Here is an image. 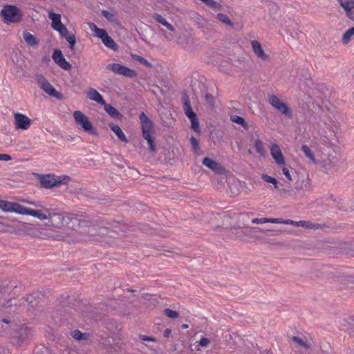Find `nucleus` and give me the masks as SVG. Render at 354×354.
<instances>
[{
    "label": "nucleus",
    "instance_id": "1",
    "mask_svg": "<svg viewBox=\"0 0 354 354\" xmlns=\"http://www.w3.org/2000/svg\"><path fill=\"white\" fill-rule=\"evenodd\" d=\"M80 228L83 227L97 226L104 228H114L113 232L117 234L120 232L124 234L127 232L128 227L124 223L113 221L108 222L104 218L91 214H80Z\"/></svg>",
    "mask_w": 354,
    "mask_h": 354
},
{
    "label": "nucleus",
    "instance_id": "2",
    "mask_svg": "<svg viewBox=\"0 0 354 354\" xmlns=\"http://www.w3.org/2000/svg\"><path fill=\"white\" fill-rule=\"evenodd\" d=\"M0 297H2L3 301L6 304L5 308H13L11 304V299L8 298L10 293L13 296L17 295L24 290V285L17 281H10L9 282L3 281L1 283Z\"/></svg>",
    "mask_w": 354,
    "mask_h": 354
},
{
    "label": "nucleus",
    "instance_id": "3",
    "mask_svg": "<svg viewBox=\"0 0 354 354\" xmlns=\"http://www.w3.org/2000/svg\"><path fill=\"white\" fill-rule=\"evenodd\" d=\"M139 119L142 127V137L147 141L149 151L154 153L156 151V145L155 138L151 135L153 131V122L144 112L140 113Z\"/></svg>",
    "mask_w": 354,
    "mask_h": 354
},
{
    "label": "nucleus",
    "instance_id": "4",
    "mask_svg": "<svg viewBox=\"0 0 354 354\" xmlns=\"http://www.w3.org/2000/svg\"><path fill=\"white\" fill-rule=\"evenodd\" d=\"M0 16L6 24H15L21 21L23 14L21 10L15 5H4L0 11Z\"/></svg>",
    "mask_w": 354,
    "mask_h": 354
},
{
    "label": "nucleus",
    "instance_id": "5",
    "mask_svg": "<svg viewBox=\"0 0 354 354\" xmlns=\"http://www.w3.org/2000/svg\"><path fill=\"white\" fill-rule=\"evenodd\" d=\"M12 327V328L10 335L14 345L19 346L21 343L32 335V328L26 324H17L13 323Z\"/></svg>",
    "mask_w": 354,
    "mask_h": 354
},
{
    "label": "nucleus",
    "instance_id": "6",
    "mask_svg": "<svg viewBox=\"0 0 354 354\" xmlns=\"http://www.w3.org/2000/svg\"><path fill=\"white\" fill-rule=\"evenodd\" d=\"M181 101L185 115L189 119L191 127L195 132H200L199 121L197 115L194 112L189 97L186 92L182 94Z\"/></svg>",
    "mask_w": 354,
    "mask_h": 354
},
{
    "label": "nucleus",
    "instance_id": "7",
    "mask_svg": "<svg viewBox=\"0 0 354 354\" xmlns=\"http://www.w3.org/2000/svg\"><path fill=\"white\" fill-rule=\"evenodd\" d=\"M93 338V340H91V342H97L98 347L108 353H115L122 351V343L113 337L101 336L99 339H95L94 337Z\"/></svg>",
    "mask_w": 354,
    "mask_h": 354
},
{
    "label": "nucleus",
    "instance_id": "8",
    "mask_svg": "<svg viewBox=\"0 0 354 354\" xmlns=\"http://www.w3.org/2000/svg\"><path fill=\"white\" fill-rule=\"evenodd\" d=\"M70 180L68 176H56L52 174L41 176L40 178V184L41 187L46 189H51L58 187L61 185H66Z\"/></svg>",
    "mask_w": 354,
    "mask_h": 354
},
{
    "label": "nucleus",
    "instance_id": "9",
    "mask_svg": "<svg viewBox=\"0 0 354 354\" xmlns=\"http://www.w3.org/2000/svg\"><path fill=\"white\" fill-rule=\"evenodd\" d=\"M73 117L77 124L88 133L93 136H97L98 133L96 129L93 127L88 118L86 116L82 111H75L73 113Z\"/></svg>",
    "mask_w": 354,
    "mask_h": 354
},
{
    "label": "nucleus",
    "instance_id": "10",
    "mask_svg": "<svg viewBox=\"0 0 354 354\" xmlns=\"http://www.w3.org/2000/svg\"><path fill=\"white\" fill-rule=\"evenodd\" d=\"M268 102L271 106H272L275 109H277L287 118L290 119L292 118V111L291 108L289 107L288 104L283 102L276 95H270L269 97Z\"/></svg>",
    "mask_w": 354,
    "mask_h": 354
},
{
    "label": "nucleus",
    "instance_id": "11",
    "mask_svg": "<svg viewBox=\"0 0 354 354\" xmlns=\"http://www.w3.org/2000/svg\"><path fill=\"white\" fill-rule=\"evenodd\" d=\"M37 80L40 88L50 96L54 97L58 100L62 99V93L57 91L43 75H38Z\"/></svg>",
    "mask_w": 354,
    "mask_h": 354
},
{
    "label": "nucleus",
    "instance_id": "12",
    "mask_svg": "<svg viewBox=\"0 0 354 354\" xmlns=\"http://www.w3.org/2000/svg\"><path fill=\"white\" fill-rule=\"evenodd\" d=\"M203 165L220 175H226L227 170L219 162L209 157L203 159Z\"/></svg>",
    "mask_w": 354,
    "mask_h": 354
},
{
    "label": "nucleus",
    "instance_id": "13",
    "mask_svg": "<svg viewBox=\"0 0 354 354\" xmlns=\"http://www.w3.org/2000/svg\"><path fill=\"white\" fill-rule=\"evenodd\" d=\"M52 58L54 62L62 69L70 71L72 68L71 64L68 61H66L60 49L57 48L54 50L52 55Z\"/></svg>",
    "mask_w": 354,
    "mask_h": 354
},
{
    "label": "nucleus",
    "instance_id": "14",
    "mask_svg": "<svg viewBox=\"0 0 354 354\" xmlns=\"http://www.w3.org/2000/svg\"><path fill=\"white\" fill-rule=\"evenodd\" d=\"M19 214L21 215H29L33 217L37 218L39 220H46L48 218V214L46 215L41 210L32 209L23 205H20Z\"/></svg>",
    "mask_w": 354,
    "mask_h": 354
},
{
    "label": "nucleus",
    "instance_id": "15",
    "mask_svg": "<svg viewBox=\"0 0 354 354\" xmlns=\"http://www.w3.org/2000/svg\"><path fill=\"white\" fill-rule=\"evenodd\" d=\"M66 213H48V223L51 225L59 227L61 226H66L65 218Z\"/></svg>",
    "mask_w": 354,
    "mask_h": 354
},
{
    "label": "nucleus",
    "instance_id": "16",
    "mask_svg": "<svg viewBox=\"0 0 354 354\" xmlns=\"http://www.w3.org/2000/svg\"><path fill=\"white\" fill-rule=\"evenodd\" d=\"M15 122L16 129H17L26 130L31 124V120L26 115L19 113L15 114Z\"/></svg>",
    "mask_w": 354,
    "mask_h": 354
},
{
    "label": "nucleus",
    "instance_id": "17",
    "mask_svg": "<svg viewBox=\"0 0 354 354\" xmlns=\"http://www.w3.org/2000/svg\"><path fill=\"white\" fill-rule=\"evenodd\" d=\"M337 1L344 10L346 16L354 21V0H337Z\"/></svg>",
    "mask_w": 354,
    "mask_h": 354
},
{
    "label": "nucleus",
    "instance_id": "18",
    "mask_svg": "<svg viewBox=\"0 0 354 354\" xmlns=\"http://www.w3.org/2000/svg\"><path fill=\"white\" fill-rule=\"evenodd\" d=\"M65 225L69 229L77 230L80 228L79 214L66 213Z\"/></svg>",
    "mask_w": 354,
    "mask_h": 354
},
{
    "label": "nucleus",
    "instance_id": "19",
    "mask_svg": "<svg viewBox=\"0 0 354 354\" xmlns=\"http://www.w3.org/2000/svg\"><path fill=\"white\" fill-rule=\"evenodd\" d=\"M20 204L16 202H9L0 200V209L3 212H15L19 214Z\"/></svg>",
    "mask_w": 354,
    "mask_h": 354
},
{
    "label": "nucleus",
    "instance_id": "20",
    "mask_svg": "<svg viewBox=\"0 0 354 354\" xmlns=\"http://www.w3.org/2000/svg\"><path fill=\"white\" fill-rule=\"evenodd\" d=\"M270 153L274 161L279 165L285 164V158L279 146L277 144L272 145L270 149Z\"/></svg>",
    "mask_w": 354,
    "mask_h": 354
},
{
    "label": "nucleus",
    "instance_id": "21",
    "mask_svg": "<svg viewBox=\"0 0 354 354\" xmlns=\"http://www.w3.org/2000/svg\"><path fill=\"white\" fill-rule=\"evenodd\" d=\"M251 46L254 53L259 58H261L263 60L268 59V55L265 53L264 50L262 48L261 44L258 41H252Z\"/></svg>",
    "mask_w": 354,
    "mask_h": 354
},
{
    "label": "nucleus",
    "instance_id": "22",
    "mask_svg": "<svg viewBox=\"0 0 354 354\" xmlns=\"http://www.w3.org/2000/svg\"><path fill=\"white\" fill-rule=\"evenodd\" d=\"M252 233V228L247 227L245 229L239 228L236 232V237L242 241H248Z\"/></svg>",
    "mask_w": 354,
    "mask_h": 354
},
{
    "label": "nucleus",
    "instance_id": "23",
    "mask_svg": "<svg viewBox=\"0 0 354 354\" xmlns=\"http://www.w3.org/2000/svg\"><path fill=\"white\" fill-rule=\"evenodd\" d=\"M88 97L101 105L105 104L106 101L104 100L103 96L93 88H91L89 89L88 92Z\"/></svg>",
    "mask_w": 354,
    "mask_h": 354
},
{
    "label": "nucleus",
    "instance_id": "24",
    "mask_svg": "<svg viewBox=\"0 0 354 354\" xmlns=\"http://www.w3.org/2000/svg\"><path fill=\"white\" fill-rule=\"evenodd\" d=\"M105 111L113 119L121 120L123 118L122 114L110 104L105 102L104 104Z\"/></svg>",
    "mask_w": 354,
    "mask_h": 354
},
{
    "label": "nucleus",
    "instance_id": "25",
    "mask_svg": "<svg viewBox=\"0 0 354 354\" xmlns=\"http://www.w3.org/2000/svg\"><path fill=\"white\" fill-rule=\"evenodd\" d=\"M109 128L115 133V135L118 136V138L122 142H127L128 140L120 127L119 125L114 124V123H110L109 124Z\"/></svg>",
    "mask_w": 354,
    "mask_h": 354
},
{
    "label": "nucleus",
    "instance_id": "26",
    "mask_svg": "<svg viewBox=\"0 0 354 354\" xmlns=\"http://www.w3.org/2000/svg\"><path fill=\"white\" fill-rule=\"evenodd\" d=\"M23 36L25 41L31 46H37L39 44V39H37L35 36H34L32 34L30 33L29 32L25 30L23 32Z\"/></svg>",
    "mask_w": 354,
    "mask_h": 354
},
{
    "label": "nucleus",
    "instance_id": "27",
    "mask_svg": "<svg viewBox=\"0 0 354 354\" xmlns=\"http://www.w3.org/2000/svg\"><path fill=\"white\" fill-rule=\"evenodd\" d=\"M153 19H155L157 22L160 23L162 26H165L170 31H174V26L169 24L161 15L158 13H153L152 16Z\"/></svg>",
    "mask_w": 354,
    "mask_h": 354
},
{
    "label": "nucleus",
    "instance_id": "28",
    "mask_svg": "<svg viewBox=\"0 0 354 354\" xmlns=\"http://www.w3.org/2000/svg\"><path fill=\"white\" fill-rule=\"evenodd\" d=\"M24 301L28 303V310L35 309L39 304L38 297H35L32 295H28L24 298Z\"/></svg>",
    "mask_w": 354,
    "mask_h": 354
},
{
    "label": "nucleus",
    "instance_id": "29",
    "mask_svg": "<svg viewBox=\"0 0 354 354\" xmlns=\"http://www.w3.org/2000/svg\"><path fill=\"white\" fill-rule=\"evenodd\" d=\"M51 27L55 30L59 32L61 36H64V33H68L67 28L62 23L61 21L57 22H51Z\"/></svg>",
    "mask_w": 354,
    "mask_h": 354
},
{
    "label": "nucleus",
    "instance_id": "30",
    "mask_svg": "<svg viewBox=\"0 0 354 354\" xmlns=\"http://www.w3.org/2000/svg\"><path fill=\"white\" fill-rule=\"evenodd\" d=\"M51 27L55 30L59 32L61 36H64V33H68L67 28L62 23L61 21L57 22H51Z\"/></svg>",
    "mask_w": 354,
    "mask_h": 354
},
{
    "label": "nucleus",
    "instance_id": "31",
    "mask_svg": "<svg viewBox=\"0 0 354 354\" xmlns=\"http://www.w3.org/2000/svg\"><path fill=\"white\" fill-rule=\"evenodd\" d=\"M102 43L104 44V45L106 47H107L114 51H118L119 49V46H118V44L115 42V41L109 35L106 36L104 39V40L102 41Z\"/></svg>",
    "mask_w": 354,
    "mask_h": 354
},
{
    "label": "nucleus",
    "instance_id": "32",
    "mask_svg": "<svg viewBox=\"0 0 354 354\" xmlns=\"http://www.w3.org/2000/svg\"><path fill=\"white\" fill-rule=\"evenodd\" d=\"M14 321L10 318H3L0 319V333L6 332L9 328L12 327Z\"/></svg>",
    "mask_w": 354,
    "mask_h": 354
},
{
    "label": "nucleus",
    "instance_id": "33",
    "mask_svg": "<svg viewBox=\"0 0 354 354\" xmlns=\"http://www.w3.org/2000/svg\"><path fill=\"white\" fill-rule=\"evenodd\" d=\"M71 336L77 340H88L90 335L87 333H82L78 329H75L71 332Z\"/></svg>",
    "mask_w": 354,
    "mask_h": 354
},
{
    "label": "nucleus",
    "instance_id": "34",
    "mask_svg": "<svg viewBox=\"0 0 354 354\" xmlns=\"http://www.w3.org/2000/svg\"><path fill=\"white\" fill-rule=\"evenodd\" d=\"M230 120L232 122L241 125L245 129H248V124L243 118L236 115H232Z\"/></svg>",
    "mask_w": 354,
    "mask_h": 354
},
{
    "label": "nucleus",
    "instance_id": "35",
    "mask_svg": "<svg viewBox=\"0 0 354 354\" xmlns=\"http://www.w3.org/2000/svg\"><path fill=\"white\" fill-rule=\"evenodd\" d=\"M301 150L304 152L305 156L308 157L313 163H317L315 155L308 145H303L301 147Z\"/></svg>",
    "mask_w": 354,
    "mask_h": 354
},
{
    "label": "nucleus",
    "instance_id": "36",
    "mask_svg": "<svg viewBox=\"0 0 354 354\" xmlns=\"http://www.w3.org/2000/svg\"><path fill=\"white\" fill-rule=\"evenodd\" d=\"M120 75H122L127 77H135L137 75V73L133 69H131L126 66L123 65L121 73Z\"/></svg>",
    "mask_w": 354,
    "mask_h": 354
},
{
    "label": "nucleus",
    "instance_id": "37",
    "mask_svg": "<svg viewBox=\"0 0 354 354\" xmlns=\"http://www.w3.org/2000/svg\"><path fill=\"white\" fill-rule=\"evenodd\" d=\"M354 35V26L348 29L343 35L342 41L344 44H347Z\"/></svg>",
    "mask_w": 354,
    "mask_h": 354
},
{
    "label": "nucleus",
    "instance_id": "38",
    "mask_svg": "<svg viewBox=\"0 0 354 354\" xmlns=\"http://www.w3.org/2000/svg\"><path fill=\"white\" fill-rule=\"evenodd\" d=\"M64 36H62V37H64L66 39V40L68 42L69 48L73 50L75 48V44H76L75 35L73 33L69 34L68 32L64 33Z\"/></svg>",
    "mask_w": 354,
    "mask_h": 354
},
{
    "label": "nucleus",
    "instance_id": "39",
    "mask_svg": "<svg viewBox=\"0 0 354 354\" xmlns=\"http://www.w3.org/2000/svg\"><path fill=\"white\" fill-rule=\"evenodd\" d=\"M123 67V65H121L118 63H111L109 64L106 66V69L113 71V73L116 74H120L122 68Z\"/></svg>",
    "mask_w": 354,
    "mask_h": 354
},
{
    "label": "nucleus",
    "instance_id": "40",
    "mask_svg": "<svg viewBox=\"0 0 354 354\" xmlns=\"http://www.w3.org/2000/svg\"><path fill=\"white\" fill-rule=\"evenodd\" d=\"M216 17L220 21L224 23L226 25H228L231 27H232L234 26V24L232 23V21L230 20V19L228 17V16L226 15L225 14L218 13V14H217Z\"/></svg>",
    "mask_w": 354,
    "mask_h": 354
},
{
    "label": "nucleus",
    "instance_id": "41",
    "mask_svg": "<svg viewBox=\"0 0 354 354\" xmlns=\"http://www.w3.org/2000/svg\"><path fill=\"white\" fill-rule=\"evenodd\" d=\"M207 6L216 10H222L223 6L221 3L215 1L214 0H206L204 3Z\"/></svg>",
    "mask_w": 354,
    "mask_h": 354
},
{
    "label": "nucleus",
    "instance_id": "42",
    "mask_svg": "<svg viewBox=\"0 0 354 354\" xmlns=\"http://www.w3.org/2000/svg\"><path fill=\"white\" fill-rule=\"evenodd\" d=\"M261 178L265 182L272 184L275 189H278V180L275 178L267 174H263Z\"/></svg>",
    "mask_w": 354,
    "mask_h": 354
},
{
    "label": "nucleus",
    "instance_id": "43",
    "mask_svg": "<svg viewBox=\"0 0 354 354\" xmlns=\"http://www.w3.org/2000/svg\"><path fill=\"white\" fill-rule=\"evenodd\" d=\"M321 354H333L332 348L329 343L324 342L320 344Z\"/></svg>",
    "mask_w": 354,
    "mask_h": 354
},
{
    "label": "nucleus",
    "instance_id": "44",
    "mask_svg": "<svg viewBox=\"0 0 354 354\" xmlns=\"http://www.w3.org/2000/svg\"><path fill=\"white\" fill-rule=\"evenodd\" d=\"M52 351L44 345L37 346L34 350L35 354H49Z\"/></svg>",
    "mask_w": 354,
    "mask_h": 354
},
{
    "label": "nucleus",
    "instance_id": "45",
    "mask_svg": "<svg viewBox=\"0 0 354 354\" xmlns=\"http://www.w3.org/2000/svg\"><path fill=\"white\" fill-rule=\"evenodd\" d=\"M164 315H165L167 317L172 319H176L179 317L178 312L173 310L170 308H165L164 310Z\"/></svg>",
    "mask_w": 354,
    "mask_h": 354
},
{
    "label": "nucleus",
    "instance_id": "46",
    "mask_svg": "<svg viewBox=\"0 0 354 354\" xmlns=\"http://www.w3.org/2000/svg\"><path fill=\"white\" fill-rule=\"evenodd\" d=\"M254 148L259 154L263 155L265 153L263 142L260 139H257L254 142Z\"/></svg>",
    "mask_w": 354,
    "mask_h": 354
},
{
    "label": "nucleus",
    "instance_id": "47",
    "mask_svg": "<svg viewBox=\"0 0 354 354\" xmlns=\"http://www.w3.org/2000/svg\"><path fill=\"white\" fill-rule=\"evenodd\" d=\"M190 142L192 145V149L196 153H198V151L201 150L199 143L198 140L194 137L192 136L190 138Z\"/></svg>",
    "mask_w": 354,
    "mask_h": 354
},
{
    "label": "nucleus",
    "instance_id": "48",
    "mask_svg": "<svg viewBox=\"0 0 354 354\" xmlns=\"http://www.w3.org/2000/svg\"><path fill=\"white\" fill-rule=\"evenodd\" d=\"M292 339L293 342H295L298 343L302 347H304L306 348H310V345L309 344H308L307 342H304L301 338H300L299 337L293 336L292 337Z\"/></svg>",
    "mask_w": 354,
    "mask_h": 354
},
{
    "label": "nucleus",
    "instance_id": "49",
    "mask_svg": "<svg viewBox=\"0 0 354 354\" xmlns=\"http://www.w3.org/2000/svg\"><path fill=\"white\" fill-rule=\"evenodd\" d=\"M135 59H136V60H137L140 64L145 66L146 67H148V68L152 67V64L149 62H148L145 58H144L143 57H142L140 55H136L135 57Z\"/></svg>",
    "mask_w": 354,
    "mask_h": 354
},
{
    "label": "nucleus",
    "instance_id": "50",
    "mask_svg": "<svg viewBox=\"0 0 354 354\" xmlns=\"http://www.w3.org/2000/svg\"><path fill=\"white\" fill-rule=\"evenodd\" d=\"M48 18L52 20V22H57L61 21L62 17L60 14L50 11L48 12Z\"/></svg>",
    "mask_w": 354,
    "mask_h": 354
},
{
    "label": "nucleus",
    "instance_id": "51",
    "mask_svg": "<svg viewBox=\"0 0 354 354\" xmlns=\"http://www.w3.org/2000/svg\"><path fill=\"white\" fill-rule=\"evenodd\" d=\"M205 100L206 103L208 104L209 106H214L215 99L212 94H210L209 93H205Z\"/></svg>",
    "mask_w": 354,
    "mask_h": 354
},
{
    "label": "nucleus",
    "instance_id": "52",
    "mask_svg": "<svg viewBox=\"0 0 354 354\" xmlns=\"http://www.w3.org/2000/svg\"><path fill=\"white\" fill-rule=\"evenodd\" d=\"M95 35L100 38L102 41L104 40V39L109 35L108 32L105 29L100 28L95 33Z\"/></svg>",
    "mask_w": 354,
    "mask_h": 354
},
{
    "label": "nucleus",
    "instance_id": "53",
    "mask_svg": "<svg viewBox=\"0 0 354 354\" xmlns=\"http://www.w3.org/2000/svg\"><path fill=\"white\" fill-rule=\"evenodd\" d=\"M102 16L106 18L109 21H113L114 15L113 14L111 13L109 10H103L102 11Z\"/></svg>",
    "mask_w": 354,
    "mask_h": 354
},
{
    "label": "nucleus",
    "instance_id": "54",
    "mask_svg": "<svg viewBox=\"0 0 354 354\" xmlns=\"http://www.w3.org/2000/svg\"><path fill=\"white\" fill-rule=\"evenodd\" d=\"M282 222H283V218H266V223H281Z\"/></svg>",
    "mask_w": 354,
    "mask_h": 354
},
{
    "label": "nucleus",
    "instance_id": "55",
    "mask_svg": "<svg viewBox=\"0 0 354 354\" xmlns=\"http://www.w3.org/2000/svg\"><path fill=\"white\" fill-rule=\"evenodd\" d=\"M209 343H210L209 339L208 338H206V337H202L198 341L199 346H201L202 347H207L209 345Z\"/></svg>",
    "mask_w": 354,
    "mask_h": 354
},
{
    "label": "nucleus",
    "instance_id": "56",
    "mask_svg": "<svg viewBox=\"0 0 354 354\" xmlns=\"http://www.w3.org/2000/svg\"><path fill=\"white\" fill-rule=\"evenodd\" d=\"M255 229H257L259 232H274L275 233L274 234H278L283 232V230L261 229L259 227H256Z\"/></svg>",
    "mask_w": 354,
    "mask_h": 354
},
{
    "label": "nucleus",
    "instance_id": "57",
    "mask_svg": "<svg viewBox=\"0 0 354 354\" xmlns=\"http://www.w3.org/2000/svg\"><path fill=\"white\" fill-rule=\"evenodd\" d=\"M139 337L142 341H147V342H156V339L155 337L151 336H147L145 335H140Z\"/></svg>",
    "mask_w": 354,
    "mask_h": 354
},
{
    "label": "nucleus",
    "instance_id": "58",
    "mask_svg": "<svg viewBox=\"0 0 354 354\" xmlns=\"http://www.w3.org/2000/svg\"><path fill=\"white\" fill-rule=\"evenodd\" d=\"M310 225H312L311 223H310L308 221H299L295 223L296 226H301V227H311Z\"/></svg>",
    "mask_w": 354,
    "mask_h": 354
},
{
    "label": "nucleus",
    "instance_id": "59",
    "mask_svg": "<svg viewBox=\"0 0 354 354\" xmlns=\"http://www.w3.org/2000/svg\"><path fill=\"white\" fill-rule=\"evenodd\" d=\"M282 171H283V175L286 176V178L289 181H292V180L291 175L290 174V171H289V169L287 167H283L282 168Z\"/></svg>",
    "mask_w": 354,
    "mask_h": 354
},
{
    "label": "nucleus",
    "instance_id": "60",
    "mask_svg": "<svg viewBox=\"0 0 354 354\" xmlns=\"http://www.w3.org/2000/svg\"><path fill=\"white\" fill-rule=\"evenodd\" d=\"M252 223H266V218H255L252 220Z\"/></svg>",
    "mask_w": 354,
    "mask_h": 354
},
{
    "label": "nucleus",
    "instance_id": "61",
    "mask_svg": "<svg viewBox=\"0 0 354 354\" xmlns=\"http://www.w3.org/2000/svg\"><path fill=\"white\" fill-rule=\"evenodd\" d=\"M12 160V157L6 153H0V160L8 161Z\"/></svg>",
    "mask_w": 354,
    "mask_h": 354
},
{
    "label": "nucleus",
    "instance_id": "62",
    "mask_svg": "<svg viewBox=\"0 0 354 354\" xmlns=\"http://www.w3.org/2000/svg\"><path fill=\"white\" fill-rule=\"evenodd\" d=\"M90 29L94 32V34L100 29L93 22L88 23Z\"/></svg>",
    "mask_w": 354,
    "mask_h": 354
},
{
    "label": "nucleus",
    "instance_id": "63",
    "mask_svg": "<svg viewBox=\"0 0 354 354\" xmlns=\"http://www.w3.org/2000/svg\"><path fill=\"white\" fill-rule=\"evenodd\" d=\"M90 29L94 32V34L100 29L93 22L88 23Z\"/></svg>",
    "mask_w": 354,
    "mask_h": 354
},
{
    "label": "nucleus",
    "instance_id": "64",
    "mask_svg": "<svg viewBox=\"0 0 354 354\" xmlns=\"http://www.w3.org/2000/svg\"><path fill=\"white\" fill-rule=\"evenodd\" d=\"M0 354H10V351L6 347L0 346Z\"/></svg>",
    "mask_w": 354,
    "mask_h": 354
}]
</instances>
